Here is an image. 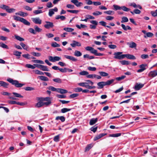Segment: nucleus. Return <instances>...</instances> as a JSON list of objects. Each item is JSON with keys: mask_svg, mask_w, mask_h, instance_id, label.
I'll use <instances>...</instances> for the list:
<instances>
[{"mask_svg": "<svg viewBox=\"0 0 157 157\" xmlns=\"http://www.w3.org/2000/svg\"><path fill=\"white\" fill-rule=\"evenodd\" d=\"M36 99L39 101L36 104L35 107L36 108H39L44 105L48 106L52 103L51 98L50 97H37Z\"/></svg>", "mask_w": 157, "mask_h": 157, "instance_id": "f257e3e1", "label": "nucleus"}, {"mask_svg": "<svg viewBox=\"0 0 157 157\" xmlns=\"http://www.w3.org/2000/svg\"><path fill=\"white\" fill-rule=\"evenodd\" d=\"M7 80L17 87H21L25 85L24 84L19 83L18 81L13 80L10 78H8Z\"/></svg>", "mask_w": 157, "mask_h": 157, "instance_id": "f03ea898", "label": "nucleus"}, {"mask_svg": "<svg viewBox=\"0 0 157 157\" xmlns=\"http://www.w3.org/2000/svg\"><path fill=\"white\" fill-rule=\"evenodd\" d=\"M14 19L15 20L17 21H19L23 23L25 25L29 26L30 25V23L27 20L21 17H20L14 15L13 16Z\"/></svg>", "mask_w": 157, "mask_h": 157, "instance_id": "7ed1b4c3", "label": "nucleus"}, {"mask_svg": "<svg viewBox=\"0 0 157 157\" xmlns=\"http://www.w3.org/2000/svg\"><path fill=\"white\" fill-rule=\"evenodd\" d=\"M79 86L84 87L88 89H94L96 88L95 86H90L89 85V83L87 82H80L78 84Z\"/></svg>", "mask_w": 157, "mask_h": 157, "instance_id": "20e7f679", "label": "nucleus"}, {"mask_svg": "<svg viewBox=\"0 0 157 157\" xmlns=\"http://www.w3.org/2000/svg\"><path fill=\"white\" fill-rule=\"evenodd\" d=\"M122 52H115L114 53V58L118 59H122L124 58V54H121Z\"/></svg>", "mask_w": 157, "mask_h": 157, "instance_id": "39448f33", "label": "nucleus"}, {"mask_svg": "<svg viewBox=\"0 0 157 157\" xmlns=\"http://www.w3.org/2000/svg\"><path fill=\"white\" fill-rule=\"evenodd\" d=\"M48 59L50 61L55 62L56 61H59L61 59L60 57L57 56H55L53 57L52 56H50L48 57Z\"/></svg>", "mask_w": 157, "mask_h": 157, "instance_id": "423d86ee", "label": "nucleus"}, {"mask_svg": "<svg viewBox=\"0 0 157 157\" xmlns=\"http://www.w3.org/2000/svg\"><path fill=\"white\" fill-rule=\"evenodd\" d=\"M90 22L93 25H90V27L91 29H95L96 26L98 25V22L95 20H90Z\"/></svg>", "mask_w": 157, "mask_h": 157, "instance_id": "0eeeda50", "label": "nucleus"}, {"mask_svg": "<svg viewBox=\"0 0 157 157\" xmlns=\"http://www.w3.org/2000/svg\"><path fill=\"white\" fill-rule=\"evenodd\" d=\"M32 20L36 24H40L42 23V20L39 17L32 18Z\"/></svg>", "mask_w": 157, "mask_h": 157, "instance_id": "6e6552de", "label": "nucleus"}, {"mask_svg": "<svg viewBox=\"0 0 157 157\" xmlns=\"http://www.w3.org/2000/svg\"><path fill=\"white\" fill-rule=\"evenodd\" d=\"M45 23H46V24H45L44 26V27L47 29H49L51 28H52L54 26L52 22L46 21H45Z\"/></svg>", "mask_w": 157, "mask_h": 157, "instance_id": "1a4fd4ad", "label": "nucleus"}, {"mask_svg": "<svg viewBox=\"0 0 157 157\" xmlns=\"http://www.w3.org/2000/svg\"><path fill=\"white\" fill-rule=\"evenodd\" d=\"M144 84L136 83L134 86V89L136 90H139L144 86Z\"/></svg>", "mask_w": 157, "mask_h": 157, "instance_id": "9d476101", "label": "nucleus"}, {"mask_svg": "<svg viewBox=\"0 0 157 157\" xmlns=\"http://www.w3.org/2000/svg\"><path fill=\"white\" fill-rule=\"evenodd\" d=\"M71 2L78 7H79L83 5L82 2H79L77 0H71Z\"/></svg>", "mask_w": 157, "mask_h": 157, "instance_id": "9b49d317", "label": "nucleus"}, {"mask_svg": "<svg viewBox=\"0 0 157 157\" xmlns=\"http://www.w3.org/2000/svg\"><path fill=\"white\" fill-rule=\"evenodd\" d=\"M64 56V57H65L66 59L72 60L74 62H76L77 61V59L75 58L74 57L69 56L68 55H65Z\"/></svg>", "mask_w": 157, "mask_h": 157, "instance_id": "f8f14e48", "label": "nucleus"}, {"mask_svg": "<svg viewBox=\"0 0 157 157\" xmlns=\"http://www.w3.org/2000/svg\"><path fill=\"white\" fill-rule=\"evenodd\" d=\"M157 75V70H155L150 71L148 74L149 77H154Z\"/></svg>", "mask_w": 157, "mask_h": 157, "instance_id": "ddd939ff", "label": "nucleus"}, {"mask_svg": "<svg viewBox=\"0 0 157 157\" xmlns=\"http://www.w3.org/2000/svg\"><path fill=\"white\" fill-rule=\"evenodd\" d=\"M73 42L71 44V45L73 47H75L76 46L79 47L81 46V44L78 42L73 40Z\"/></svg>", "mask_w": 157, "mask_h": 157, "instance_id": "4468645a", "label": "nucleus"}, {"mask_svg": "<svg viewBox=\"0 0 157 157\" xmlns=\"http://www.w3.org/2000/svg\"><path fill=\"white\" fill-rule=\"evenodd\" d=\"M125 57L129 59L135 60L136 59V57L134 56L129 54H124V58Z\"/></svg>", "mask_w": 157, "mask_h": 157, "instance_id": "2eb2a0df", "label": "nucleus"}, {"mask_svg": "<svg viewBox=\"0 0 157 157\" xmlns=\"http://www.w3.org/2000/svg\"><path fill=\"white\" fill-rule=\"evenodd\" d=\"M9 84L4 81H0V86H2L5 88H7Z\"/></svg>", "mask_w": 157, "mask_h": 157, "instance_id": "dca6fc26", "label": "nucleus"}, {"mask_svg": "<svg viewBox=\"0 0 157 157\" xmlns=\"http://www.w3.org/2000/svg\"><path fill=\"white\" fill-rule=\"evenodd\" d=\"M127 44L129 46L130 48H135L136 47L137 45L136 44L133 42H132L130 43L128 42Z\"/></svg>", "mask_w": 157, "mask_h": 157, "instance_id": "f3484780", "label": "nucleus"}, {"mask_svg": "<svg viewBox=\"0 0 157 157\" xmlns=\"http://www.w3.org/2000/svg\"><path fill=\"white\" fill-rule=\"evenodd\" d=\"M98 120V118H93L90 119L89 124L90 125H92L95 124Z\"/></svg>", "mask_w": 157, "mask_h": 157, "instance_id": "a211bd4d", "label": "nucleus"}, {"mask_svg": "<svg viewBox=\"0 0 157 157\" xmlns=\"http://www.w3.org/2000/svg\"><path fill=\"white\" fill-rule=\"evenodd\" d=\"M16 15H19L22 17H25L28 15V14L26 13H24L22 11H20L15 13Z\"/></svg>", "mask_w": 157, "mask_h": 157, "instance_id": "6ab92c4d", "label": "nucleus"}, {"mask_svg": "<svg viewBox=\"0 0 157 157\" xmlns=\"http://www.w3.org/2000/svg\"><path fill=\"white\" fill-rule=\"evenodd\" d=\"M97 85L99 86L98 89H102L103 88L104 86H105V82H101L98 83Z\"/></svg>", "mask_w": 157, "mask_h": 157, "instance_id": "aec40b11", "label": "nucleus"}, {"mask_svg": "<svg viewBox=\"0 0 157 157\" xmlns=\"http://www.w3.org/2000/svg\"><path fill=\"white\" fill-rule=\"evenodd\" d=\"M57 92L61 94H65L67 93L68 91L66 90L60 88H58Z\"/></svg>", "mask_w": 157, "mask_h": 157, "instance_id": "412c9836", "label": "nucleus"}, {"mask_svg": "<svg viewBox=\"0 0 157 157\" xmlns=\"http://www.w3.org/2000/svg\"><path fill=\"white\" fill-rule=\"evenodd\" d=\"M60 120L62 122H63L65 121V118L63 116H57L56 118V120Z\"/></svg>", "mask_w": 157, "mask_h": 157, "instance_id": "4be33fe9", "label": "nucleus"}, {"mask_svg": "<svg viewBox=\"0 0 157 157\" xmlns=\"http://www.w3.org/2000/svg\"><path fill=\"white\" fill-rule=\"evenodd\" d=\"M38 78L41 80L44 81H48L49 80L48 78L47 77H46L44 76H38Z\"/></svg>", "mask_w": 157, "mask_h": 157, "instance_id": "5701e85b", "label": "nucleus"}, {"mask_svg": "<svg viewBox=\"0 0 157 157\" xmlns=\"http://www.w3.org/2000/svg\"><path fill=\"white\" fill-rule=\"evenodd\" d=\"M20 45L26 51H28L29 47L27 45L25 44L23 42H21Z\"/></svg>", "mask_w": 157, "mask_h": 157, "instance_id": "b1692460", "label": "nucleus"}, {"mask_svg": "<svg viewBox=\"0 0 157 157\" xmlns=\"http://www.w3.org/2000/svg\"><path fill=\"white\" fill-rule=\"evenodd\" d=\"M115 79H112L110 80H108L106 82H105V85H109L112 84L114 81Z\"/></svg>", "mask_w": 157, "mask_h": 157, "instance_id": "393cba45", "label": "nucleus"}, {"mask_svg": "<svg viewBox=\"0 0 157 157\" xmlns=\"http://www.w3.org/2000/svg\"><path fill=\"white\" fill-rule=\"evenodd\" d=\"M121 133H117L113 134H111L109 135V136L114 137H117L119 136H121Z\"/></svg>", "mask_w": 157, "mask_h": 157, "instance_id": "a878e982", "label": "nucleus"}, {"mask_svg": "<svg viewBox=\"0 0 157 157\" xmlns=\"http://www.w3.org/2000/svg\"><path fill=\"white\" fill-rule=\"evenodd\" d=\"M154 34L153 33L151 32H148L146 33V35L144 36V37L146 38L147 37H152Z\"/></svg>", "mask_w": 157, "mask_h": 157, "instance_id": "bb28decb", "label": "nucleus"}, {"mask_svg": "<svg viewBox=\"0 0 157 157\" xmlns=\"http://www.w3.org/2000/svg\"><path fill=\"white\" fill-rule=\"evenodd\" d=\"M14 37L16 39L20 41H22L24 40V38L18 35H14Z\"/></svg>", "mask_w": 157, "mask_h": 157, "instance_id": "cd10ccee", "label": "nucleus"}, {"mask_svg": "<svg viewBox=\"0 0 157 157\" xmlns=\"http://www.w3.org/2000/svg\"><path fill=\"white\" fill-rule=\"evenodd\" d=\"M71 109H68L67 108H63L62 109L61 111V112L63 113H65L67 112L70 111Z\"/></svg>", "mask_w": 157, "mask_h": 157, "instance_id": "c85d7f7f", "label": "nucleus"}, {"mask_svg": "<svg viewBox=\"0 0 157 157\" xmlns=\"http://www.w3.org/2000/svg\"><path fill=\"white\" fill-rule=\"evenodd\" d=\"M82 53L79 51L76 50L74 52V55L77 57H79L81 56Z\"/></svg>", "mask_w": 157, "mask_h": 157, "instance_id": "c756f323", "label": "nucleus"}, {"mask_svg": "<svg viewBox=\"0 0 157 157\" xmlns=\"http://www.w3.org/2000/svg\"><path fill=\"white\" fill-rule=\"evenodd\" d=\"M21 54V52H18L17 51H15L13 52V54L16 56H20Z\"/></svg>", "mask_w": 157, "mask_h": 157, "instance_id": "7c9ffc66", "label": "nucleus"}, {"mask_svg": "<svg viewBox=\"0 0 157 157\" xmlns=\"http://www.w3.org/2000/svg\"><path fill=\"white\" fill-rule=\"evenodd\" d=\"M99 73L101 76L103 77L107 76L108 75V73L105 72L99 71Z\"/></svg>", "mask_w": 157, "mask_h": 157, "instance_id": "2f4dec72", "label": "nucleus"}, {"mask_svg": "<svg viewBox=\"0 0 157 157\" xmlns=\"http://www.w3.org/2000/svg\"><path fill=\"white\" fill-rule=\"evenodd\" d=\"M25 67L28 68H31L33 69H34L35 68V66L29 64H26L25 65Z\"/></svg>", "mask_w": 157, "mask_h": 157, "instance_id": "473e14b6", "label": "nucleus"}, {"mask_svg": "<svg viewBox=\"0 0 157 157\" xmlns=\"http://www.w3.org/2000/svg\"><path fill=\"white\" fill-rule=\"evenodd\" d=\"M63 29L65 31L69 32H72L74 30L73 29L71 28H65Z\"/></svg>", "mask_w": 157, "mask_h": 157, "instance_id": "72a5a7b5", "label": "nucleus"}, {"mask_svg": "<svg viewBox=\"0 0 157 157\" xmlns=\"http://www.w3.org/2000/svg\"><path fill=\"white\" fill-rule=\"evenodd\" d=\"M33 62L36 63H39L41 64H44V63L43 61L39 60H32Z\"/></svg>", "mask_w": 157, "mask_h": 157, "instance_id": "f704fd0d", "label": "nucleus"}, {"mask_svg": "<svg viewBox=\"0 0 157 157\" xmlns=\"http://www.w3.org/2000/svg\"><path fill=\"white\" fill-rule=\"evenodd\" d=\"M92 146L91 144H89L87 145L85 149V151H89L92 147Z\"/></svg>", "mask_w": 157, "mask_h": 157, "instance_id": "c9c22d12", "label": "nucleus"}, {"mask_svg": "<svg viewBox=\"0 0 157 157\" xmlns=\"http://www.w3.org/2000/svg\"><path fill=\"white\" fill-rule=\"evenodd\" d=\"M42 70L45 71H49V70L48 69V67L46 66H44L42 65L40 69Z\"/></svg>", "mask_w": 157, "mask_h": 157, "instance_id": "e433bc0d", "label": "nucleus"}, {"mask_svg": "<svg viewBox=\"0 0 157 157\" xmlns=\"http://www.w3.org/2000/svg\"><path fill=\"white\" fill-rule=\"evenodd\" d=\"M126 77V76L125 75H122L121 77L116 78H115V79L118 81H120L124 79Z\"/></svg>", "mask_w": 157, "mask_h": 157, "instance_id": "4c0bfd02", "label": "nucleus"}, {"mask_svg": "<svg viewBox=\"0 0 157 157\" xmlns=\"http://www.w3.org/2000/svg\"><path fill=\"white\" fill-rule=\"evenodd\" d=\"M43 12L41 10H34L33 11V13L35 15L41 13H42Z\"/></svg>", "mask_w": 157, "mask_h": 157, "instance_id": "58836bf2", "label": "nucleus"}, {"mask_svg": "<svg viewBox=\"0 0 157 157\" xmlns=\"http://www.w3.org/2000/svg\"><path fill=\"white\" fill-rule=\"evenodd\" d=\"M15 11V10L13 8H9V7H8L6 11L9 13H12L14 12Z\"/></svg>", "mask_w": 157, "mask_h": 157, "instance_id": "ea45409f", "label": "nucleus"}, {"mask_svg": "<svg viewBox=\"0 0 157 157\" xmlns=\"http://www.w3.org/2000/svg\"><path fill=\"white\" fill-rule=\"evenodd\" d=\"M35 31L36 32H40L42 30V29L39 28L37 25H35L34 26Z\"/></svg>", "mask_w": 157, "mask_h": 157, "instance_id": "a19ab883", "label": "nucleus"}, {"mask_svg": "<svg viewBox=\"0 0 157 157\" xmlns=\"http://www.w3.org/2000/svg\"><path fill=\"white\" fill-rule=\"evenodd\" d=\"M121 63L122 65H129L130 64V62L128 61L125 60H122L121 61Z\"/></svg>", "mask_w": 157, "mask_h": 157, "instance_id": "79ce46f5", "label": "nucleus"}, {"mask_svg": "<svg viewBox=\"0 0 157 157\" xmlns=\"http://www.w3.org/2000/svg\"><path fill=\"white\" fill-rule=\"evenodd\" d=\"M89 73L87 71H82L80 72L79 73V74L80 75H87Z\"/></svg>", "mask_w": 157, "mask_h": 157, "instance_id": "37998d69", "label": "nucleus"}, {"mask_svg": "<svg viewBox=\"0 0 157 157\" xmlns=\"http://www.w3.org/2000/svg\"><path fill=\"white\" fill-rule=\"evenodd\" d=\"M13 94L14 95L15 97L17 98H23V96L21 94L16 92H13Z\"/></svg>", "mask_w": 157, "mask_h": 157, "instance_id": "c03bdc74", "label": "nucleus"}, {"mask_svg": "<svg viewBox=\"0 0 157 157\" xmlns=\"http://www.w3.org/2000/svg\"><path fill=\"white\" fill-rule=\"evenodd\" d=\"M48 89L49 90H51L52 91H56L57 92V89H56L53 86H50L48 88Z\"/></svg>", "mask_w": 157, "mask_h": 157, "instance_id": "a18cd8bd", "label": "nucleus"}, {"mask_svg": "<svg viewBox=\"0 0 157 157\" xmlns=\"http://www.w3.org/2000/svg\"><path fill=\"white\" fill-rule=\"evenodd\" d=\"M31 54L35 56L39 57L41 56V54L40 53L32 52L31 53Z\"/></svg>", "mask_w": 157, "mask_h": 157, "instance_id": "49530a36", "label": "nucleus"}, {"mask_svg": "<svg viewBox=\"0 0 157 157\" xmlns=\"http://www.w3.org/2000/svg\"><path fill=\"white\" fill-rule=\"evenodd\" d=\"M54 14V12L53 11V9H51L49 10L48 15L50 17H52Z\"/></svg>", "mask_w": 157, "mask_h": 157, "instance_id": "de8ad7c7", "label": "nucleus"}, {"mask_svg": "<svg viewBox=\"0 0 157 157\" xmlns=\"http://www.w3.org/2000/svg\"><path fill=\"white\" fill-rule=\"evenodd\" d=\"M24 89L27 91H31L34 90V88L32 87L27 86L24 88Z\"/></svg>", "mask_w": 157, "mask_h": 157, "instance_id": "09e8293b", "label": "nucleus"}, {"mask_svg": "<svg viewBox=\"0 0 157 157\" xmlns=\"http://www.w3.org/2000/svg\"><path fill=\"white\" fill-rule=\"evenodd\" d=\"M121 9H122L123 10L125 11H129L130 10V9L124 6H123L121 7Z\"/></svg>", "mask_w": 157, "mask_h": 157, "instance_id": "8fccbe9b", "label": "nucleus"}, {"mask_svg": "<svg viewBox=\"0 0 157 157\" xmlns=\"http://www.w3.org/2000/svg\"><path fill=\"white\" fill-rule=\"evenodd\" d=\"M0 46L3 48L9 49L8 46L5 44L3 43H0Z\"/></svg>", "mask_w": 157, "mask_h": 157, "instance_id": "3c124183", "label": "nucleus"}, {"mask_svg": "<svg viewBox=\"0 0 157 157\" xmlns=\"http://www.w3.org/2000/svg\"><path fill=\"white\" fill-rule=\"evenodd\" d=\"M141 58L143 59H145L149 58V56L147 54H142L140 56Z\"/></svg>", "mask_w": 157, "mask_h": 157, "instance_id": "603ef678", "label": "nucleus"}, {"mask_svg": "<svg viewBox=\"0 0 157 157\" xmlns=\"http://www.w3.org/2000/svg\"><path fill=\"white\" fill-rule=\"evenodd\" d=\"M147 66V65L146 64H142L139 67L140 68L143 69L144 71L146 69V67Z\"/></svg>", "mask_w": 157, "mask_h": 157, "instance_id": "864d4df0", "label": "nucleus"}, {"mask_svg": "<svg viewBox=\"0 0 157 157\" xmlns=\"http://www.w3.org/2000/svg\"><path fill=\"white\" fill-rule=\"evenodd\" d=\"M35 73L36 74L40 75H43L44 74V73L38 70H35L34 71Z\"/></svg>", "mask_w": 157, "mask_h": 157, "instance_id": "5fc2aeb1", "label": "nucleus"}, {"mask_svg": "<svg viewBox=\"0 0 157 157\" xmlns=\"http://www.w3.org/2000/svg\"><path fill=\"white\" fill-rule=\"evenodd\" d=\"M59 135H57L55 136L53 140L54 141L56 142H58L59 141Z\"/></svg>", "mask_w": 157, "mask_h": 157, "instance_id": "6e6d98bb", "label": "nucleus"}, {"mask_svg": "<svg viewBox=\"0 0 157 157\" xmlns=\"http://www.w3.org/2000/svg\"><path fill=\"white\" fill-rule=\"evenodd\" d=\"M53 81L58 83H61L62 82L61 79L59 78L53 79Z\"/></svg>", "mask_w": 157, "mask_h": 157, "instance_id": "4d7b16f0", "label": "nucleus"}, {"mask_svg": "<svg viewBox=\"0 0 157 157\" xmlns=\"http://www.w3.org/2000/svg\"><path fill=\"white\" fill-rule=\"evenodd\" d=\"M79 95L78 94L74 93L70 95V97L71 98H74L78 97Z\"/></svg>", "mask_w": 157, "mask_h": 157, "instance_id": "13d9d810", "label": "nucleus"}, {"mask_svg": "<svg viewBox=\"0 0 157 157\" xmlns=\"http://www.w3.org/2000/svg\"><path fill=\"white\" fill-rule=\"evenodd\" d=\"M128 21V20L127 17H124L122 18V21H121V22L123 23L124 22H127Z\"/></svg>", "mask_w": 157, "mask_h": 157, "instance_id": "bf43d9fd", "label": "nucleus"}, {"mask_svg": "<svg viewBox=\"0 0 157 157\" xmlns=\"http://www.w3.org/2000/svg\"><path fill=\"white\" fill-rule=\"evenodd\" d=\"M52 46L53 47H59L60 46L59 44H58L57 43L54 42L52 43L51 44Z\"/></svg>", "mask_w": 157, "mask_h": 157, "instance_id": "052dcab7", "label": "nucleus"}, {"mask_svg": "<svg viewBox=\"0 0 157 157\" xmlns=\"http://www.w3.org/2000/svg\"><path fill=\"white\" fill-rule=\"evenodd\" d=\"M104 13L107 14L112 15L114 13V11L111 10H109L105 11L104 12Z\"/></svg>", "mask_w": 157, "mask_h": 157, "instance_id": "680f3d73", "label": "nucleus"}, {"mask_svg": "<svg viewBox=\"0 0 157 157\" xmlns=\"http://www.w3.org/2000/svg\"><path fill=\"white\" fill-rule=\"evenodd\" d=\"M75 91L76 92H78L82 91V89L80 87H77L74 89Z\"/></svg>", "mask_w": 157, "mask_h": 157, "instance_id": "e2e57ef3", "label": "nucleus"}, {"mask_svg": "<svg viewBox=\"0 0 157 157\" xmlns=\"http://www.w3.org/2000/svg\"><path fill=\"white\" fill-rule=\"evenodd\" d=\"M0 7L2 9L5 10H6L9 7V6L5 5H1L0 6Z\"/></svg>", "mask_w": 157, "mask_h": 157, "instance_id": "0e129e2a", "label": "nucleus"}, {"mask_svg": "<svg viewBox=\"0 0 157 157\" xmlns=\"http://www.w3.org/2000/svg\"><path fill=\"white\" fill-rule=\"evenodd\" d=\"M113 7L114 8V9L115 10H120L121 9V7L120 6L118 5H113Z\"/></svg>", "mask_w": 157, "mask_h": 157, "instance_id": "69168bd1", "label": "nucleus"}, {"mask_svg": "<svg viewBox=\"0 0 157 157\" xmlns=\"http://www.w3.org/2000/svg\"><path fill=\"white\" fill-rule=\"evenodd\" d=\"M66 7L70 9H74L75 8L74 5L70 4H67L66 6Z\"/></svg>", "mask_w": 157, "mask_h": 157, "instance_id": "338daca9", "label": "nucleus"}, {"mask_svg": "<svg viewBox=\"0 0 157 157\" xmlns=\"http://www.w3.org/2000/svg\"><path fill=\"white\" fill-rule=\"evenodd\" d=\"M151 13L152 16L154 17H155L157 16V10H155V11H152L151 12Z\"/></svg>", "mask_w": 157, "mask_h": 157, "instance_id": "774afa93", "label": "nucleus"}]
</instances>
